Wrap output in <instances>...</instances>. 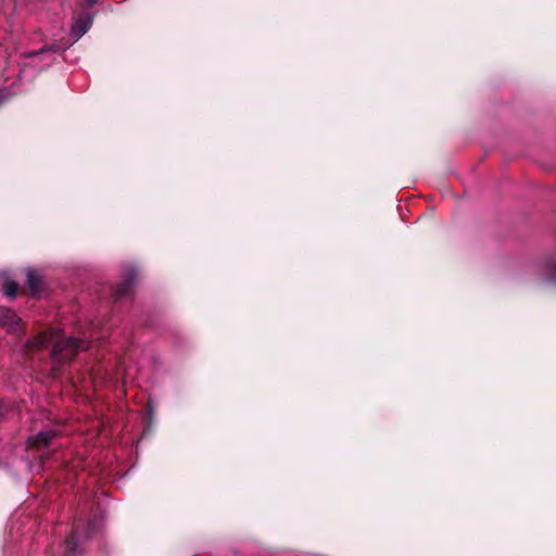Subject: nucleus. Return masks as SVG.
<instances>
[{"mask_svg": "<svg viewBox=\"0 0 556 556\" xmlns=\"http://www.w3.org/2000/svg\"><path fill=\"white\" fill-rule=\"evenodd\" d=\"M50 341L54 342L53 349L51 351V358L53 362L54 370H60L62 363L73 359L79 351L88 349V344L85 340L75 339L72 337L58 338L55 333L48 332L41 333L33 341L31 345L40 348Z\"/></svg>", "mask_w": 556, "mask_h": 556, "instance_id": "f257e3e1", "label": "nucleus"}, {"mask_svg": "<svg viewBox=\"0 0 556 556\" xmlns=\"http://www.w3.org/2000/svg\"><path fill=\"white\" fill-rule=\"evenodd\" d=\"M54 438H55V432L53 430L40 431L37 434L30 435L28 438V441H27L28 446L27 447L28 448L49 447Z\"/></svg>", "mask_w": 556, "mask_h": 556, "instance_id": "f03ea898", "label": "nucleus"}, {"mask_svg": "<svg viewBox=\"0 0 556 556\" xmlns=\"http://www.w3.org/2000/svg\"><path fill=\"white\" fill-rule=\"evenodd\" d=\"M137 279V273L134 268H129L126 271L125 279L117 286L115 289V298L123 299L131 294L132 286L135 280Z\"/></svg>", "mask_w": 556, "mask_h": 556, "instance_id": "7ed1b4c3", "label": "nucleus"}, {"mask_svg": "<svg viewBox=\"0 0 556 556\" xmlns=\"http://www.w3.org/2000/svg\"><path fill=\"white\" fill-rule=\"evenodd\" d=\"M91 24H92V16L88 13H84V14H80L76 18V21L72 27V30L75 35L80 37L87 33V30L90 28Z\"/></svg>", "mask_w": 556, "mask_h": 556, "instance_id": "20e7f679", "label": "nucleus"}, {"mask_svg": "<svg viewBox=\"0 0 556 556\" xmlns=\"http://www.w3.org/2000/svg\"><path fill=\"white\" fill-rule=\"evenodd\" d=\"M20 321L18 316L9 307H0V324L9 328H14Z\"/></svg>", "mask_w": 556, "mask_h": 556, "instance_id": "39448f33", "label": "nucleus"}, {"mask_svg": "<svg viewBox=\"0 0 556 556\" xmlns=\"http://www.w3.org/2000/svg\"><path fill=\"white\" fill-rule=\"evenodd\" d=\"M27 286L33 295L37 294L40 291L41 277L34 269H29L27 271Z\"/></svg>", "mask_w": 556, "mask_h": 556, "instance_id": "423d86ee", "label": "nucleus"}, {"mask_svg": "<svg viewBox=\"0 0 556 556\" xmlns=\"http://www.w3.org/2000/svg\"><path fill=\"white\" fill-rule=\"evenodd\" d=\"M90 533L81 534L78 529H76L72 535L66 540V547L68 553L75 554L78 552V543L81 538H88Z\"/></svg>", "mask_w": 556, "mask_h": 556, "instance_id": "0eeeda50", "label": "nucleus"}, {"mask_svg": "<svg viewBox=\"0 0 556 556\" xmlns=\"http://www.w3.org/2000/svg\"><path fill=\"white\" fill-rule=\"evenodd\" d=\"M3 293L8 298H14L17 294L18 285L13 280H8L3 283Z\"/></svg>", "mask_w": 556, "mask_h": 556, "instance_id": "6e6552de", "label": "nucleus"}, {"mask_svg": "<svg viewBox=\"0 0 556 556\" xmlns=\"http://www.w3.org/2000/svg\"><path fill=\"white\" fill-rule=\"evenodd\" d=\"M543 266L548 275V278L552 280L556 279V263L547 262Z\"/></svg>", "mask_w": 556, "mask_h": 556, "instance_id": "1a4fd4ad", "label": "nucleus"}, {"mask_svg": "<svg viewBox=\"0 0 556 556\" xmlns=\"http://www.w3.org/2000/svg\"><path fill=\"white\" fill-rule=\"evenodd\" d=\"M9 98V93L5 92V91H0V105L5 101L8 100Z\"/></svg>", "mask_w": 556, "mask_h": 556, "instance_id": "9d476101", "label": "nucleus"}, {"mask_svg": "<svg viewBox=\"0 0 556 556\" xmlns=\"http://www.w3.org/2000/svg\"><path fill=\"white\" fill-rule=\"evenodd\" d=\"M46 51H47L46 49H41V50H38V51H33V52H30L28 55H29V56H37V55H39V54L45 53Z\"/></svg>", "mask_w": 556, "mask_h": 556, "instance_id": "9b49d317", "label": "nucleus"}, {"mask_svg": "<svg viewBox=\"0 0 556 556\" xmlns=\"http://www.w3.org/2000/svg\"><path fill=\"white\" fill-rule=\"evenodd\" d=\"M89 7H92L98 2V0H86Z\"/></svg>", "mask_w": 556, "mask_h": 556, "instance_id": "f8f14e48", "label": "nucleus"}]
</instances>
